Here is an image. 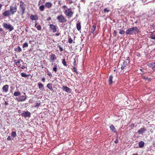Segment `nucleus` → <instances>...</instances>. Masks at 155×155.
I'll use <instances>...</instances> for the list:
<instances>
[{
	"mask_svg": "<svg viewBox=\"0 0 155 155\" xmlns=\"http://www.w3.org/2000/svg\"><path fill=\"white\" fill-rule=\"evenodd\" d=\"M139 32V30L137 27H133L128 28L126 31L127 35H133L134 34H136Z\"/></svg>",
	"mask_w": 155,
	"mask_h": 155,
	"instance_id": "obj_1",
	"label": "nucleus"
},
{
	"mask_svg": "<svg viewBox=\"0 0 155 155\" xmlns=\"http://www.w3.org/2000/svg\"><path fill=\"white\" fill-rule=\"evenodd\" d=\"M19 3V10L18 12V13L23 15L25 12L26 5L22 1H20Z\"/></svg>",
	"mask_w": 155,
	"mask_h": 155,
	"instance_id": "obj_2",
	"label": "nucleus"
},
{
	"mask_svg": "<svg viewBox=\"0 0 155 155\" xmlns=\"http://www.w3.org/2000/svg\"><path fill=\"white\" fill-rule=\"evenodd\" d=\"M64 13L65 15L68 17V18H71L74 12L72 11L71 8H67L64 11Z\"/></svg>",
	"mask_w": 155,
	"mask_h": 155,
	"instance_id": "obj_3",
	"label": "nucleus"
},
{
	"mask_svg": "<svg viewBox=\"0 0 155 155\" xmlns=\"http://www.w3.org/2000/svg\"><path fill=\"white\" fill-rule=\"evenodd\" d=\"M10 10H9L12 15L14 14L17 12V6L15 3H14L10 6Z\"/></svg>",
	"mask_w": 155,
	"mask_h": 155,
	"instance_id": "obj_4",
	"label": "nucleus"
},
{
	"mask_svg": "<svg viewBox=\"0 0 155 155\" xmlns=\"http://www.w3.org/2000/svg\"><path fill=\"white\" fill-rule=\"evenodd\" d=\"M56 18L60 23H66L67 21L66 18L62 14L58 15Z\"/></svg>",
	"mask_w": 155,
	"mask_h": 155,
	"instance_id": "obj_5",
	"label": "nucleus"
},
{
	"mask_svg": "<svg viewBox=\"0 0 155 155\" xmlns=\"http://www.w3.org/2000/svg\"><path fill=\"white\" fill-rule=\"evenodd\" d=\"M3 27L7 29H9L10 31H12L14 28L13 26L10 24H8L6 23H4L3 24Z\"/></svg>",
	"mask_w": 155,
	"mask_h": 155,
	"instance_id": "obj_6",
	"label": "nucleus"
},
{
	"mask_svg": "<svg viewBox=\"0 0 155 155\" xmlns=\"http://www.w3.org/2000/svg\"><path fill=\"white\" fill-rule=\"evenodd\" d=\"M50 28L52 31L53 33L56 32L57 31V27L53 24H50L49 25Z\"/></svg>",
	"mask_w": 155,
	"mask_h": 155,
	"instance_id": "obj_7",
	"label": "nucleus"
},
{
	"mask_svg": "<svg viewBox=\"0 0 155 155\" xmlns=\"http://www.w3.org/2000/svg\"><path fill=\"white\" fill-rule=\"evenodd\" d=\"M128 66V62L124 61L122 64L121 65V68L122 70L126 69Z\"/></svg>",
	"mask_w": 155,
	"mask_h": 155,
	"instance_id": "obj_8",
	"label": "nucleus"
},
{
	"mask_svg": "<svg viewBox=\"0 0 155 155\" xmlns=\"http://www.w3.org/2000/svg\"><path fill=\"white\" fill-rule=\"evenodd\" d=\"M24 95H22L21 96V97L19 99L17 98V101H25L27 98V96L26 95V94L24 93Z\"/></svg>",
	"mask_w": 155,
	"mask_h": 155,
	"instance_id": "obj_9",
	"label": "nucleus"
},
{
	"mask_svg": "<svg viewBox=\"0 0 155 155\" xmlns=\"http://www.w3.org/2000/svg\"><path fill=\"white\" fill-rule=\"evenodd\" d=\"M22 116L24 117H30L31 115V114L30 112L27 111H24L22 114Z\"/></svg>",
	"mask_w": 155,
	"mask_h": 155,
	"instance_id": "obj_10",
	"label": "nucleus"
},
{
	"mask_svg": "<svg viewBox=\"0 0 155 155\" xmlns=\"http://www.w3.org/2000/svg\"><path fill=\"white\" fill-rule=\"evenodd\" d=\"M12 15L10 11L9 10H7L5 11L3 13H2V15L4 17H8L10 15Z\"/></svg>",
	"mask_w": 155,
	"mask_h": 155,
	"instance_id": "obj_11",
	"label": "nucleus"
},
{
	"mask_svg": "<svg viewBox=\"0 0 155 155\" xmlns=\"http://www.w3.org/2000/svg\"><path fill=\"white\" fill-rule=\"evenodd\" d=\"M56 59V55L55 54H51L50 56V61L53 62Z\"/></svg>",
	"mask_w": 155,
	"mask_h": 155,
	"instance_id": "obj_12",
	"label": "nucleus"
},
{
	"mask_svg": "<svg viewBox=\"0 0 155 155\" xmlns=\"http://www.w3.org/2000/svg\"><path fill=\"white\" fill-rule=\"evenodd\" d=\"M30 18L32 21L35 20L37 21L38 19V17L37 15L35 14V15H31L30 16Z\"/></svg>",
	"mask_w": 155,
	"mask_h": 155,
	"instance_id": "obj_13",
	"label": "nucleus"
},
{
	"mask_svg": "<svg viewBox=\"0 0 155 155\" xmlns=\"http://www.w3.org/2000/svg\"><path fill=\"white\" fill-rule=\"evenodd\" d=\"M9 85L8 84H6L4 85L2 87V91L3 92H7L8 90Z\"/></svg>",
	"mask_w": 155,
	"mask_h": 155,
	"instance_id": "obj_14",
	"label": "nucleus"
},
{
	"mask_svg": "<svg viewBox=\"0 0 155 155\" xmlns=\"http://www.w3.org/2000/svg\"><path fill=\"white\" fill-rule=\"evenodd\" d=\"M62 89L63 91H65L66 92L69 93L71 91V89L69 88L68 87L63 86L62 87Z\"/></svg>",
	"mask_w": 155,
	"mask_h": 155,
	"instance_id": "obj_15",
	"label": "nucleus"
},
{
	"mask_svg": "<svg viewBox=\"0 0 155 155\" xmlns=\"http://www.w3.org/2000/svg\"><path fill=\"white\" fill-rule=\"evenodd\" d=\"M22 62V65L21 64L18 65V67L22 69H24L25 68H27V64L26 63H24V62Z\"/></svg>",
	"mask_w": 155,
	"mask_h": 155,
	"instance_id": "obj_16",
	"label": "nucleus"
},
{
	"mask_svg": "<svg viewBox=\"0 0 155 155\" xmlns=\"http://www.w3.org/2000/svg\"><path fill=\"white\" fill-rule=\"evenodd\" d=\"M20 61L23 62V61L21 59H18V60H15L14 61V62L15 63V64L18 67V65L20 64Z\"/></svg>",
	"mask_w": 155,
	"mask_h": 155,
	"instance_id": "obj_17",
	"label": "nucleus"
},
{
	"mask_svg": "<svg viewBox=\"0 0 155 155\" xmlns=\"http://www.w3.org/2000/svg\"><path fill=\"white\" fill-rule=\"evenodd\" d=\"M45 5L46 8H49L52 6V4L50 2H48L46 3Z\"/></svg>",
	"mask_w": 155,
	"mask_h": 155,
	"instance_id": "obj_18",
	"label": "nucleus"
},
{
	"mask_svg": "<svg viewBox=\"0 0 155 155\" xmlns=\"http://www.w3.org/2000/svg\"><path fill=\"white\" fill-rule=\"evenodd\" d=\"M146 130V129L145 128H140L139 130H138L137 133L139 134H143Z\"/></svg>",
	"mask_w": 155,
	"mask_h": 155,
	"instance_id": "obj_19",
	"label": "nucleus"
},
{
	"mask_svg": "<svg viewBox=\"0 0 155 155\" xmlns=\"http://www.w3.org/2000/svg\"><path fill=\"white\" fill-rule=\"evenodd\" d=\"M38 87L39 88V89L41 91H43L44 89V85L42 84V83H38Z\"/></svg>",
	"mask_w": 155,
	"mask_h": 155,
	"instance_id": "obj_20",
	"label": "nucleus"
},
{
	"mask_svg": "<svg viewBox=\"0 0 155 155\" xmlns=\"http://www.w3.org/2000/svg\"><path fill=\"white\" fill-rule=\"evenodd\" d=\"M35 27L37 28V29H38V30L41 31V26L40 25H37L38 24L37 23V21H35Z\"/></svg>",
	"mask_w": 155,
	"mask_h": 155,
	"instance_id": "obj_21",
	"label": "nucleus"
},
{
	"mask_svg": "<svg viewBox=\"0 0 155 155\" xmlns=\"http://www.w3.org/2000/svg\"><path fill=\"white\" fill-rule=\"evenodd\" d=\"M110 128L111 130L114 133H117V131L116 130V129L115 128L114 126L113 125H111L110 126Z\"/></svg>",
	"mask_w": 155,
	"mask_h": 155,
	"instance_id": "obj_22",
	"label": "nucleus"
},
{
	"mask_svg": "<svg viewBox=\"0 0 155 155\" xmlns=\"http://www.w3.org/2000/svg\"><path fill=\"white\" fill-rule=\"evenodd\" d=\"M139 147L140 148H142L144 147V143L143 141H141L139 143Z\"/></svg>",
	"mask_w": 155,
	"mask_h": 155,
	"instance_id": "obj_23",
	"label": "nucleus"
},
{
	"mask_svg": "<svg viewBox=\"0 0 155 155\" xmlns=\"http://www.w3.org/2000/svg\"><path fill=\"white\" fill-rule=\"evenodd\" d=\"M113 77L112 75H110L109 79V84L110 85H112L113 83L112 80Z\"/></svg>",
	"mask_w": 155,
	"mask_h": 155,
	"instance_id": "obj_24",
	"label": "nucleus"
},
{
	"mask_svg": "<svg viewBox=\"0 0 155 155\" xmlns=\"http://www.w3.org/2000/svg\"><path fill=\"white\" fill-rule=\"evenodd\" d=\"M76 27L77 29L79 31L81 29V24L80 22H78L76 25Z\"/></svg>",
	"mask_w": 155,
	"mask_h": 155,
	"instance_id": "obj_25",
	"label": "nucleus"
},
{
	"mask_svg": "<svg viewBox=\"0 0 155 155\" xmlns=\"http://www.w3.org/2000/svg\"><path fill=\"white\" fill-rule=\"evenodd\" d=\"M47 87L51 91L53 90L52 88V84L51 83H48L47 85Z\"/></svg>",
	"mask_w": 155,
	"mask_h": 155,
	"instance_id": "obj_26",
	"label": "nucleus"
},
{
	"mask_svg": "<svg viewBox=\"0 0 155 155\" xmlns=\"http://www.w3.org/2000/svg\"><path fill=\"white\" fill-rule=\"evenodd\" d=\"M21 75L22 77L24 78H28V76L30 75V74H26L25 73H21Z\"/></svg>",
	"mask_w": 155,
	"mask_h": 155,
	"instance_id": "obj_27",
	"label": "nucleus"
},
{
	"mask_svg": "<svg viewBox=\"0 0 155 155\" xmlns=\"http://www.w3.org/2000/svg\"><path fill=\"white\" fill-rule=\"evenodd\" d=\"M96 24L94 23V25L92 26L91 29V31L94 32L95 30L96 27Z\"/></svg>",
	"mask_w": 155,
	"mask_h": 155,
	"instance_id": "obj_28",
	"label": "nucleus"
},
{
	"mask_svg": "<svg viewBox=\"0 0 155 155\" xmlns=\"http://www.w3.org/2000/svg\"><path fill=\"white\" fill-rule=\"evenodd\" d=\"M20 94H21V93H20V92L15 91L14 93L13 94V95L15 97H17L18 96H20Z\"/></svg>",
	"mask_w": 155,
	"mask_h": 155,
	"instance_id": "obj_29",
	"label": "nucleus"
},
{
	"mask_svg": "<svg viewBox=\"0 0 155 155\" xmlns=\"http://www.w3.org/2000/svg\"><path fill=\"white\" fill-rule=\"evenodd\" d=\"M150 36L152 39L155 40V32L154 33H151Z\"/></svg>",
	"mask_w": 155,
	"mask_h": 155,
	"instance_id": "obj_30",
	"label": "nucleus"
},
{
	"mask_svg": "<svg viewBox=\"0 0 155 155\" xmlns=\"http://www.w3.org/2000/svg\"><path fill=\"white\" fill-rule=\"evenodd\" d=\"M45 8V6L44 5H41L40 6L39 9L41 11H43Z\"/></svg>",
	"mask_w": 155,
	"mask_h": 155,
	"instance_id": "obj_31",
	"label": "nucleus"
},
{
	"mask_svg": "<svg viewBox=\"0 0 155 155\" xmlns=\"http://www.w3.org/2000/svg\"><path fill=\"white\" fill-rule=\"evenodd\" d=\"M62 63L64 66H67L68 65L67 64V63L65 61V59H63L62 60Z\"/></svg>",
	"mask_w": 155,
	"mask_h": 155,
	"instance_id": "obj_32",
	"label": "nucleus"
},
{
	"mask_svg": "<svg viewBox=\"0 0 155 155\" xmlns=\"http://www.w3.org/2000/svg\"><path fill=\"white\" fill-rule=\"evenodd\" d=\"M11 135L14 138L17 135L16 133L15 132L13 131L11 133Z\"/></svg>",
	"mask_w": 155,
	"mask_h": 155,
	"instance_id": "obj_33",
	"label": "nucleus"
},
{
	"mask_svg": "<svg viewBox=\"0 0 155 155\" xmlns=\"http://www.w3.org/2000/svg\"><path fill=\"white\" fill-rule=\"evenodd\" d=\"M72 70L73 72L76 73L77 74L78 73L77 69L76 68L75 66L73 67V68L72 69Z\"/></svg>",
	"mask_w": 155,
	"mask_h": 155,
	"instance_id": "obj_34",
	"label": "nucleus"
},
{
	"mask_svg": "<svg viewBox=\"0 0 155 155\" xmlns=\"http://www.w3.org/2000/svg\"><path fill=\"white\" fill-rule=\"evenodd\" d=\"M125 32V31L122 29H120V31L119 32L120 34L121 35H123L124 34Z\"/></svg>",
	"mask_w": 155,
	"mask_h": 155,
	"instance_id": "obj_35",
	"label": "nucleus"
},
{
	"mask_svg": "<svg viewBox=\"0 0 155 155\" xmlns=\"http://www.w3.org/2000/svg\"><path fill=\"white\" fill-rule=\"evenodd\" d=\"M28 46V43L26 42L25 43L22 45L23 48H24L25 47H27Z\"/></svg>",
	"mask_w": 155,
	"mask_h": 155,
	"instance_id": "obj_36",
	"label": "nucleus"
},
{
	"mask_svg": "<svg viewBox=\"0 0 155 155\" xmlns=\"http://www.w3.org/2000/svg\"><path fill=\"white\" fill-rule=\"evenodd\" d=\"M73 40L71 38H68V42L70 44H71L73 42Z\"/></svg>",
	"mask_w": 155,
	"mask_h": 155,
	"instance_id": "obj_37",
	"label": "nucleus"
},
{
	"mask_svg": "<svg viewBox=\"0 0 155 155\" xmlns=\"http://www.w3.org/2000/svg\"><path fill=\"white\" fill-rule=\"evenodd\" d=\"M109 11H110V10L108 9L107 8H105L104 9V12H109Z\"/></svg>",
	"mask_w": 155,
	"mask_h": 155,
	"instance_id": "obj_38",
	"label": "nucleus"
},
{
	"mask_svg": "<svg viewBox=\"0 0 155 155\" xmlns=\"http://www.w3.org/2000/svg\"><path fill=\"white\" fill-rule=\"evenodd\" d=\"M57 68L53 67V71L55 72H56L57 71Z\"/></svg>",
	"mask_w": 155,
	"mask_h": 155,
	"instance_id": "obj_39",
	"label": "nucleus"
},
{
	"mask_svg": "<svg viewBox=\"0 0 155 155\" xmlns=\"http://www.w3.org/2000/svg\"><path fill=\"white\" fill-rule=\"evenodd\" d=\"M17 49L18 51L19 52L21 51L22 50L21 48L19 46L18 47Z\"/></svg>",
	"mask_w": 155,
	"mask_h": 155,
	"instance_id": "obj_40",
	"label": "nucleus"
},
{
	"mask_svg": "<svg viewBox=\"0 0 155 155\" xmlns=\"http://www.w3.org/2000/svg\"><path fill=\"white\" fill-rule=\"evenodd\" d=\"M77 64V62H76V60H75V59H74V61L73 63L74 66H75Z\"/></svg>",
	"mask_w": 155,
	"mask_h": 155,
	"instance_id": "obj_41",
	"label": "nucleus"
},
{
	"mask_svg": "<svg viewBox=\"0 0 155 155\" xmlns=\"http://www.w3.org/2000/svg\"><path fill=\"white\" fill-rule=\"evenodd\" d=\"M58 47H59L60 51L61 52L63 50V48L60 45L58 46Z\"/></svg>",
	"mask_w": 155,
	"mask_h": 155,
	"instance_id": "obj_42",
	"label": "nucleus"
},
{
	"mask_svg": "<svg viewBox=\"0 0 155 155\" xmlns=\"http://www.w3.org/2000/svg\"><path fill=\"white\" fill-rule=\"evenodd\" d=\"M40 103H37L35 105V107H38L40 105Z\"/></svg>",
	"mask_w": 155,
	"mask_h": 155,
	"instance_id": "obj_43",
	"label": "nucleus"
},
{
	"mask_svg": "<svg viewBox=\"0 0 155 155\" xmlns=\"http://www.w3.org/2000/svg\"><path fill=\"white\" fill-rule=\"evenodd\" d=\"M47 73H48V75H49L50 76H52V75H51V73L50 72H49L48 71Z\"/></svg>",
	"mask_w": 155,
	"mask_h": 155,
	"instance_id": "obj_44",
	"label": "nucleus"
},
{
	"mask_svg": "<svg viewBox=\"0 0 155 155\" xmlns=\"http://www.w3.org/2000/svg\"><path fill=\"white\" fill-rule=\"evenodd\" d=\"M7 140H12V138H11V137L10 136H8V137H7Z\"/></svg>",
	"mask_w": 155,
	"mask_h": 155,
	"instance_id": "obj_45",
	"label": "nucleus"
},
{
	"mask_svg": "<svg viewBox=\"0 0 155 155\" xmlns=\"http://www.w3.org/2000/svg\"><path fill=\"white\" fill-rule=\"evenodd\" d=\"M118 139H116L115 141H114V143H118Z\"/></svg>",
	"mask_w": 155,
	"mask_h": 155,
	"instance_id": "obj_46",
	"label": "nucleus"
},
{
	"mask_svg": "<svg viewBox=\"0 0 155 155\" xmlns=\"http://www.w3.org/2000/svg\"><path fill=\"white\" fill-rule=\"evenodd\" d=\"M41 81L43 82H45V78H43L42 79H41Z\"/></svg>",
	"mask_w": 155,
	"mask_h": 155,
	"instance_id": "obj_47",
	"label": "nucleus"
},
{
	"mask_svg": "<svg viewBox=\"0 0 155 155\" xmlns=\"http://www.w3.org/2000/svg\"><path fill=\"white\" fill-rule=\"evenodd\" d=\"M73 3V2L72 1H69L68 2V3L69 4H72V3Z\"/></svg>",
	"mask_w": 155,
	"mask_h": 155,
	"instance_id": "obj_48",
	"label": "nucleus"
},
{
	"mask_svg": "<svg viewBox=\"0 0 155 155\" xmlns=\"http://www.w3.org/2000/svg\"><path fill=\"white\" fill-rule=\"evenodd\" d=\"M151 79H150V78H147V80H147L148 81H151Z\"/></svg>",
	"mask_w": 155,
	"mask_h": 155,
	"instance_id": "obj_49",
	"label": "nucleus"
},
{
	"mask_svg": "<svg viewBox=\"0 0 155 155\" xmlns=\"http://www.w3.org/2000/svg\"><path fill=\"white\" fill-rule=\"evenodd\" d=\"M51 18L50 17H49L47 19V20L48 21H49L50 20H51Z\"/></svg>",
	"mask_w": 155,
	"mask_h": 155,
	"instance_id": "obj_50",
	"label": "nucleus"
},
{
	"mask_svg": "<svg viewBox=\"0 0 155 155\" xmlns=\"http://www.w3.org/2000/svg\"><path fill=\"white\" fill-rule=\"evenodd\" d=\"M142 78H143V79H144L145 80H147V78H146L145 76H143Z\"/></svg>",
	"mask_w": 155,
	"mask_h": 155,
	"instance_id": "obj_51",
	"label": "nucleus"
},
{
	"mask_svg": "<svg viewBox=\"0 0 155 155\" xmlns=\"http://www.w3.org/2000/svg\"><path fill=\"white\" fill-rule=\"evenodd\" d=\"M54 67H55V68H57V64H55L54 65Z\"/></svg>",
	"mask_w": 155,
	"mask_h": 155,
	"instance_id": "obj_52",
	"label": "nucleus"
},
{
	"mask_svg": "<svg viewBox=\"0 0 155 155\" xmlns=\"http://www.w3.org/2000/svg\"><path fill=\"white\" fill-rule=\"evenodd\" d=\"M60 34L59 33H57L55 34V35L57 36H58Z\"/></svg>",
	"mask_w": 155,
	"mask_h": 155,
	"instance_id": "obj_53",
	"label": "nucleus"
},
{
	"mask_svg": "<svg viewBox=\"0 0 155 155\" xmlns=\"http://www.w3.org/2000/svg\"><path fill=\"white\" fill-rule=\"evenodd\" d=\"M63 8H67V7L66 5H64V6H63Z\"/></svg>",
	"mask_w": 155,
	"mask_h": 155,
	"instance_id": "obj_54",
	"label": "nucleus"
},
{
	"mask_svg": "<svg viewBox=\"0 0 155 155\" xmlns=\"http://www.w3.org/2000/svg\"><path fill=\"white\" fill-rule=\"evenodd\" d=\"M8 104V103L7 102H5V105H7Z\"/></svg>",
	"mask_w": 155,
	"mask_h": 155,
	"instance_id": "obj_55",
	"label": "nucleus"
},
{
	"mask_svg": "<svg viewBox=\"0 0 155 155\" xmlns=\"http://www.w3.org/2000/svg\"><path fill=\"white\" fill-rule=\"evenodd\" d=\"M3 31V30H2V29L0 28V32H1V31Z\"/></svg>",
	"mask_w": 155,
	"mask_h": 155,
	"instance_id": "obj_56",
	"label": "nucleus"
},
{
	"mask_svg": "<svg viewBox=\"0 0 155 155\" xmlns=\"http://www.w3.org/2000/svg\"><path fill=\"white\" fill-rule=\"evenodd\" d=\"M153 64H154L155 65L153 66V68L155 66V62H154L153 63Z\"/></svg>",
	"mask_w": 155,
	"mask_h": 155,
	"instance_id": "obj_57",
	"label": "nucleus"
},
{
	"mask_svg": "<svg viewBox=\"0 0 155 155\" xmlns=\"http://www.w3.org/2000/svg\"><path fill=\"white\" fill-rule=\"evenodd\" d=\"M132 155H138L136 153V154H133Z\"/></svg>",
	"mask_w": 155,
	"mask_h": 155,
	"instance_id": "obj_58",
	"label": "nucleus"
},
{
	"mask_svg": "<svg viewBox=\"0 0 155 155\" xmlns=\"http://www.w3.org/2000/svg\"><path fill=\"white\" fill-rule=\"evenodd\" d=\"M140 71H142V72H143V69H140Z\"/></svg>",
	"mask_w": 155,
	"mask_h": 155,
	"instance_id": "obj_59",
	"label": "nucleus"
},
{
	"mask_svg": "<svg viewBox=\"0 0 155 155\" xmlns=\"http://www.w3.org/2000/svg\"><path fill=\"white\" fill-rule=\"evenodd\" d=\"M60 1H59V2H58V4H60Z\"/></svg>",
	"mask_w": 155,
	"mask_h": 155,
	"instance_id": "obj_60",
	"label": "nucleus"
},
{
	"mask_svg": "<svg viewBox=\"0 0 155 155\" xmlns=\"http://www.w3.org/2000/svg\"><path fill=\"white\" fill-rule=\"evenodd\" d=\"M31 41H30L29 42V43H31Z\"/></svg>",
	"mask_w": 155,
	"mask_h": 155,
	"instance_id": "obj_61",
	"label": "nucleus"
}]
</instances>
